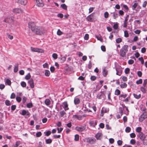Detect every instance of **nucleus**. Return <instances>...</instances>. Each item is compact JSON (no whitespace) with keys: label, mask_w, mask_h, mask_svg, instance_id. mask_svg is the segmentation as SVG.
Masks as SVG:
<instances>
[{"label":"nucleus","mask_w":147,"mask_h":147,"mask_svg":"<svg viewBox=\"0 0 147 147\" xmlns=\"http://www.w3.org/2000/svg\"><path fill=\"white\" fill-rule=\"evenodd\" d=\"M28 27L32 31L37 35H41L45 32V30L43 28L36 26L34 22H30L28 23Z\"/></svg>","instance_id":"f257e3e1"},{"label":"nucleus","mask_w":147,"mask_h":147,"mask_svg":"<svg viewBox=\"0 0 147 147\" xmlns=\"http://www.w3.org/2000/svg\"><path fill=\"white\" fill-rule=\"evenodd\" d=\"M128 46L126 45H124L120 50V56L122 57L125 56L126 54L128 51Z\"/></svg>","instance_id":"f03ea898"},{"label":"nucleus","mask_w":147,"mask_h":147,"mask_svg":"<svg viewBox=\"0 0 147 147\" xmlns=\"http://www.w3.org/2000/svg\"><path fill=\"white\" fill-rule=\"evenodd\" d=\"M147 118V112H143L140 116L139 118V121L140 122H142Z\"/></svg>","instance_id":"7ed1b4c3"},{"label":"nucleus","mask_w":147,"mask_h":147,"mask_svg":"<svg viewBox=\"0 0 147 147\" xmlns=\"http://www.w3.org/2000/svg\"><path fill=\"white\" fill-rule=\"evenodd\" d=\"M116 75L120 76L122 72V70L121 67V66H119L116 68Z\"/></svg>","instance_id":"20e7f679"},{"label":"nucleus","mask_w":147,"mask_h":147,"mask_svg":"<svg viewBox=\"0 0 147 147\" xmlns=\"http://www.w3.org/2000/svg\"><path fill=\"white\" fill-rule=\"evenodd\" d=\"M86 128V127L81 126H76L75 128L76 130L79 131H83L85 130Z\"/></svg>","instance_id":"39448f33"},{"label":"nucleus","mask_w":147,"mask_h":147,"mask_svg":"<svg viewBox=\"0 0 147 147\" xmlns=\"http://www.w3.org/2000/svg\"><path fill=\"white\" fill-rule=\"evenodd\" d=\"M15 1L16 2L23 5H26L27 3V0H15Z\"/></svg>","instance_id":"423d86ee"},{"label":"nucleus","mask_w":147,"mask_h":147,"mask_svg":"<svg viewBox=\"0 0 147 147\" xmlns=\"http://www.w3.org/2000/svg\"><path fill=\"white\" fill-rule=\"evenodd\" d=\"M86 140L88 143L91 144H94L96 141V140L94 138H88L86 139Z\"/></svg>","instance_id":"0eeeda50"},{"label":"nucleus","mask_w":147,"mask_h":147,"mask_svg":"<svg viewBox=\"0 0 147 147\" xmlns=\"http://www.w3.org/2000/svg\"><path fill=\"white\" fill-rule=\"evenodd\" d=\"M13 12L16 13H22V10L21 8H17L13 9L12 10Z\"/></svg>","instance_id":"6e6552de"},{"label":"nucleus","mask_w":147,"mask_h":147,"mask_svg":"<svg viewBox=\"0 0 147 147\" xmlns=\"http://www.w3.org/2000/svg\"><path fill=\"white\" fill-rule=\"evenodd\" d=\"M36 5L39 7H42L44 5V4L42 0H36Z\"/></svg>","instance_id":"1a4fd4ad"},{"label":"nucleus","mask_w":147,"mask_h":147,"mask_svg":"<svg viewBox=\"0 0 147 147\" xmlns=\"http://www.w3.org/2000/svg\"><path fill=\"white\" fill-rule=\"evenodd\" d=\"M87 21L89 22H92L94 19V16L93 13L88 16L86 18Z\"/></svg>","instance_id":"9d476101"},{"label":"nucleus","mask_w":147,"mask_h":147,"mask_svg":"<svg viewBox=\"0 0 147 147\" xmlns=\"http://www.w3.org/2000/svg\"><path fill=\"white\" fill-rule=\"evenodd\" d=\"M121 105V107H120L119 108V112L121 115H122L123 113V112L124 110V107H126V106L124 105L123 104H122Z\"/></svg>","instance_id":"9b49d317"},{"label":"nucleus","mask_w":147,"mask_h":147,"mask_svg":"<svg viewBox=\"0 0 147 147\" xmlns=\"http://www.w3.org/2000/svg\"><path fill=\"white\" fill-rule=\"evenodd\" d=\"M102 136V134L100 133H98L95 135V137L97 140H100Z\"/></svg>","instance_id":"f8f14e48"},{"label":"nucleus","mask_w":147,"mask_h":147,"mask_svg":"<svg viewBox=\"0 0 147 147\" xmlns=\"http://www.w3.org/2000/svg\"><path fill=\"white\" fill-rule=\"evenodd\" d=\"M138 136L140 139L142 141L145 139L146 137L145 135L142 132L139 133Z\"/></svg>","instance_id":"ddd939ff"},{"label":"nucleus","mask_w":147,"mask_h":147,"mask_svg":"<svg viewBox=\"0 0 147 147\" xmlns=\"http://www.w3.org/2000/svg\"><path fill=\"white\" fill-rule=\"evenodd\" d=\"M63 104L64 105L63 108L65 111H66L69 109V108L68 107V105L67 102L65 101L63 103Z\"/></svg>","instance_id":"4468645a"},{"label":"nucleus","mask_w":147,"mask_h":147,"mask_svg":"<svg viewBox=\"0 0 147 147\" xmlns=\"http://www.w3.org/2000/svg\"><path fill=\"white\" fill-rule=\"evenodd\" d=\"M97 124L96 120H92L90 122L89 124L90 126L95 127Z\"/></svg>","instance_id":"2eb2a0df"},{"label":"nucleus","mask_w":147,"mask_h":147,"mask_svg":"<svg viewBox=\"0 0 147 147\" xmlns=\"http://www.w3.org/2000/svg\"><path fill=\"white\" fill-rule=\"evenodd\" d=\"M73 117L74 119H77L79 120H81L82 119V116L81 115H73Z\"/></svg>","instance_id":"dca6fc26"},{"label":"nucleus","mask_w":147,"mask_h":147,"mask_svg":"<svg viewBox=\"0 0 147 147\" xmlns=\"http://www.w3.org/2000/svg\"><path fill=\"white\" fill-rule=\"evenodd\" d=\"M31 88H33L34 87L33 80L31 79L28 82Z\"/></svg>","instance_id":"f3484780"},{"label":"nucleus","mask_w":147,"mask_h":147,"mask_svg":"<svg viewBox=\"0 0 147 147\" xmlns=\"http://www.w3.org/2000/svg\"><path fill=\"white\" fill-rule=\"evenodd\" d=\"M21 114L23 115H26L27 116H29L30 115V113L28 111L23 110L22 111Z\"/></svg>","instance_id":"a211bd4d"},{"label":"nucleus","mask_w":147,"mask_h":147,"mask_svg":"<svg viewBox=\"0 0 147 147\" xmlns=\"http://www.w3.org/2000/svg\"><path fill=\"white\" fill-rule=\"evenodd\" d=\"M74 104L75 105H77L79 104L80 102V100L79 98H75L74 100Z\"/></svg>","instance_id":"6ab92c4d"},{"label":"nucleus","mask_w":147,"mask_h":147,"mask_svg":"<svg viewBox=\"0 0 147 147\" xmlns=\"http://www.w3.org/2000/svg\"><path fill=\"white\" fill-rule=\"evenodd\" d=\"M140 110L143 112H147V109L145 106H142L140 108Z\"/></svg>","instance_id":"aec40b11"},{"label":"nucleus","mask_w":147,"mask_h":147,"mask_svg":"<svg viewBox=\"0 0 147 147\" xmlns=\"http://www.w3.org/2000/svg\"><path fill=\"white\" fill-rule=\"evenodd\" d=\"M18 65L19 64H17L16 65L14 68V72L15 73H16L18 72Z\"/></svg>","instance_id":"412c9836"},{"label":"nucleus","mask_w":147,"mask_h":147,"mask_svg":"<svg viewBox=\"0 0 147 147\" xmlns=\"http://www.w3.org/2000/svg\"><path fill=\"white\" fill-rule=\"evenodd\" d=\"M21 144V142L20 141H18L16 142L15 145L12 146L11 147H18Z\"/></svg>","instance_id":"4be33fe9"},{"label":"nucleus","mask_w":147,"mask_h":147,"mask_svg":"<svg viewBox=\"0 0 147 147\" xmlns=\"http://www.w3.org/2000/svg\"><path fill=\"white\" fill-rule=\"evenodd\" d=\"M107 74V71L106 69L104 68L102 71V74L104 77H106Z\"/></svg>","instance_id":"5701e85b"},{"label":"nucleus","mask_w":147,"mask_h":147,"mask_svg":"<svg viewBox=\"0 0 147 147\" xmlns=\"http://www.w3.org/2000/svg\"><path fill=\"white\" fill-rule=\"evenodd\" d=\"M133 95L134 97L137 99H139L141 97V95L140 94L138 95H137V94H134Z\"/></svg>","instance_id":"b1692460"},{"label":"nucleus","mask_w":147,"mask_h":147,"mask_svg":"<svg viewBox=\"0 0 147 147\" xmlns=\"http://www.w3.org/2000/svg\"><path fill=\"white\" fill-rule=\"evenodd\" d=\"M121 92L120 90L118 89L115 90V94L116 95L118 96L120 94Z\"/></svg>","instance_id":"393cba45"},{"label":"nucleus","mask_w":147,"mask_h":147,"mask_svg":"<svg viewBox=\"0 0 147 147\" xmlns=\"http://www.w3.org/2000/svg\"><path fill=\"white\" fill-rule=\"evenodd\" d=\"M45 103L47 105H49L50 104L51 101L49 99H46L45 101Z\"/></svg>","instance_id":"a878e982"},{"label":"nucleus","mask_w":147,"mask_h":147,"mask_svg":"<svg viewBox=\"0 0 147 147\" xmlns=\"http://www.w3.org/2000/svg\"><path fill=\"white\" fill-rule=\"evenodd\" d=\"M59 113L60 114V116L61 117H63V116L66 114L64 110L60 111Z\"/></svg>","instance_id":"bb28decb"},{"label":"nucleus","mask_w":147,"mask_h":147,"mask_svg":"<svg viewBox=\"0 0 147 147\" xmlns=\"http://www.w3.org/2000/svg\"><path fill=\"white\" fill-rule=\"evenodd\" d=\"M36 52L38 53H43L44 52V51L41 49L37 48Z\"/></svg>","instance_id":"cd10ccee"},{"label":"nucleus","mask_w":147,"mask_h":147,"mask_svg":"<svg viewBox=\"0 0 147 147\" xmlns=\"http://www.w3.org/2000/svg\"><path fill=\"white\" fill-rule=\"evenodd\" d=\"M61 6L64 9L67 10V7L65 4H63L61 5Z\"/></svg>","instance_id":"c85d7f7f"},{"label":"nucleus","mask_w":147,"mask_h":147,"mask_svg":"<svg viewBox=\"0 0 147 147\" xmlns=\"http://www.w3.org/2000/svg\"><path fill=\"white\" fill-rule=\"evenodd\" d=\"M120 86L121 88H125L127 87V84L126 83H123L121 84Z\"/></svg>","instance_id":"c756f323"},{"label":"nucleus","mask_w":147,"mask_h":147,"mask_svg":"<svg viewBox=\"0 0 147 147\" xmlns=\"http://www.w3.org/2000/svg\"><path fill=\"white\" fill-rule=\"evenodd\" d=\"M143 143L144 145H147V135L146 136L145 139L143 140Z\"/></svg>","instance_id":"7c9ffc66"},{"label":"nucleus","mask_w":147,"mask_h":147,"mask_svg":"<svg viewBox=\"0 0 147 147\" xmlns=\"http://www.w3.org/2000/svg\"><path fill=\"white\" fill-rule=\"evenodd\" d=\"M96 37L97 38L98 40L100 41L101 42L103 41V39L101 36H96Z\"/></svg>","instance_id":"2f4dec72"},{"label":"nucleus","mask_w":147,"mask_h":147,"mask_svg":"<svg viewBox=\"0 0 147 147\" xmlns=\"http://www.w3.org/2000/svg\"><path fill=\"white\" fill-rule=\"evenodd\" d=\"M45 72V76H49L50 74L49 71L48 70H46Z\"/></svg>","instance_id":"473e14b6"},{"label":"nucleus","mask_w":147,"mask_h":147,"mask_svg":"<svg viewBox=\"0 0 147 147\" xmlns=\"http://www.w3.org/2000/svg\"><path fill=\"white\" fill-rule=\"evenodd\" d=\"M47 144H50L52 142V140L51 139H48L45 140Z\"/></svg>","instance_id":"72a5a7b5"},{"label":"nucleus","mask_w":147,"mask_h":147,"mask_svg":"<svg viewBox=\"0 0 147 147\" xmlns=\"http://www.w3.org/2000/svg\"><path fill=\"white\" fill-rule=\"evenodd\" d=\"M79 136L78 134H76L75 136L74 140L75 141H78L79 140Z\"/></svg>","instance_id":"f704fd0d"},{"label":"nucleus","mask_w":147,"mask_h":147,"mask_svg":"<svg viewBox=\"0 0 147 147\" xmlns=\"http://www.w3.org/2000/svg\"><path fill=\"white\" fill-rule=\"evenodd\" d=\"M142 130V128L140 127H138L136 129V131L137 132L139 133H142L141 132V131Z\"/></svg>","instance_id":"c9c22d12"},{"label":"nucleus","mask_w":147,"mask_h":147,"mask_svg":"<svg viewBox=\"0 0 147 147\" xmlns=\"http://www.w3.org/2000/svg\"><path fill=\"white\" fill-rule=\"evenodd\" d=\"M138 5V3H134L132 6V8L133 10H135L136 8L137 7Z\"/></svg>","instance_id":"e433bc0d"},{"label":"nucleus","mask_w":147,"mask_h":147,"mask_svg":"<svg viewBox=\"0 0 147 147\" xmlns=\"http://www.w3.org/2000/svg\"><path fill=\"white\" fill-rule=\"evenodd\" d=\"M113 18L114 19H116L118 17V14L116 12H114L113 13Z\"/></svg>","instance_id":"4c0bfd02"},{"label":"nucleus","mask_w":147,"mask_h":147,"mask_svg":"<svg viewBox=\"0 0 147 147\" xmlns=\"http://www.w3.org/2000/svg\"><path fill=\"white\" fill-rule=\"evenodd\" d=\"M26 106L28 108H31L33 107V105L32 103H29L27 104Z\"/></svg>","instance_id":"58836bf2"},{"label":"nucleus","mask_w":147,"mask_h":147,"mask_svg":"<svg viewBox=\"0 0 147 147\" xmlns=\"http://www.w3.org/2000/svg\"><path fill=\"white\" fill-rule=\"evenodd\" d=\"M5 105L7 106H10L11 104L10 101L8 100H6L5 102Z\"/></svg>","instance_id":"ea45409f"},{"label":"nucleus","mask_w":147,"mask_h":147,"mask_svg":"<svg viewBox=\"0 0 147 147\" xmlns=\"http://www.w3.org/2000/svg\"><path fill=\"white\" fill-rule=\"evenodd\" d=\"M116 42L117 43H119L122 41V39L120 38H117L116 40Z\"/></svg>","instance_id":"a19ab883"},{"label":"nucleus","mask_w":147,"mask_h":147,"mask_svg":"<svg viewBox=\"0 0 147 147\" xmlns=\"http://www.w3.org/2000/svg\"><path fill=\"white\" fill-rule=\"evenodd\" d=\"M131 128L129 127H126L125 129V131L126 132L129 133L130 132V131H131Z\"/></svg>","instance_id":"79ce46f5"},{"label":"nucleus","mask_w":147,"mask_h":147,"mask_svg":"<svg viewBox=\"0 0 147 147\" xmlns=\"http://www.w3.org/2000/svg\"><path fill=\"white\" fill-rule=\"evenodd\" d=\"M31 77V76L30 73H29L25 77V78L26 79L28 80Z\"/></svg>","instance_id":"37998d69"},{"label":"nucleus","mask_w":147,"mask_h":147,"mask_svg":"<svg viewBox=\"0 0 147 147\" xmlns=\"http://www.w3.org/2000/svg\"><path fill=\"white\" fill-rule=\"evenodd\" d=\"M6 34L8 38L9 39L12 40L13 38V36L10 35L8 33H7Z\"/></svg>","instance_id":"c03bdc74"},{"label":"nucleus","mask_w":147,"mask_h":147,"mask_svg":"<svg viewBox=\"0 0 147 147\" xmlns=\"http://www.w3.org/2000/svg\"><path fill=\"white\" fill-rule=\"evenodd\" d=\"M138 60L141 61L142 64H143L144 63V61L142 57H141L138 58Z\"/></svg>","instance_id":"a18cd8bd"},{"label":"nucleus","mask_w":147,"mask_h":147,"mask_svg":"<svg viewBox=\"0 0 147 147\" xmlns=\"http://www.w3.org/2000/svg\"><path fill=\"white\" fill-rule=\"evenodd\" d=\"M63 32L60 29H58L57 32V34L59 36H60L63 34Z\"/></svg>","instance_id":"49530a36"},{"label":"nucleus","mask_w":147,"mask_h":147,"mask_svg":"<svg viewBox=\"0 0 147 147\" xmlns=\"http://www.w3.org/2000/svg\"><path fill=\"white\" fill-rule=\"evenodd\" d=\"M142 80L141 79H140L139 80L137 81L136 82V83L137 84H142Z\"/></svg>","instance_id":"de8ad7c7"},{"label":"nucleus","mask_w":147,"mask_h":147,"mask_svg":"<svg viewBox=\"0 0 147 147\" xmlns=\"http://www.w3.org/2000/svg\"><path fill=\"white\" fill-rule=\"evenodd\" d=\"M16 99L17 101L18 102H20L22 100L21 98L19 96L17 97L16 98Z\"/></svg>","instance_id":"09e8293b"},{"label":"nucleus","mask_w":147,"mask_h":147,"mask_svg":"<svg viewBox=\"0 0 147 147\" xmlns=\"http://www.w3.org/2000/svg\"><path fill=\"white\" fill-rule=\"evenodd\" d=\"M53 57L55 59L57 58V55L56 53H54L52 55Z\"/></svg>","instance_id":"8fccbe9b"},{"label":"nucleus","mask_w":147,"mask_h":147,"mask_svg":"<svg viewBox=\"0 0 147 147\" xmlns=\"http://www.w3.org/2000/svg\"><path fill=\"white\" fill-rule=\"evenodd\" d=\"M124 33L125 37H126V38L128 37L129 36V35L127 31V30H125L124 31Z\"/></svg>","instance_id":"3c124183"},{"label":"nucleus","mask_w":147,"mask_h":147,"mask_svg":"<svg viewBox=\"0 0 147 147\" xmlns=\"http://www.w3.org/2000/svg\"><path fill=\"white\" fill-rule=\"evenodd\" d=\"M6 83L8 85L10 86L11 85V82L10 80L8 79H7L6 80Z\"/></svg>","instance_id":"603ef678"},{"label":"nucleus","mask_w":147,"mask_h":147,"mask_svg":"<svg viewBox=\"0 0 147 147\" xmlns=\"http://www.w3.org/2000/svg\"><path fill=\"white\" fill-rule=\"evenodd\" d=\"M42 135V133L40 131L37 132L36 134V136L37 137H40Z\"/></svg>","instance_id":"864d4df0"},{"label":"nucleus","mask_w":147,"mask_h":147,"mask_svg":"<svg viewBox=\"0 0 147 147\" xmlns=\"http://www.w3.org/2000/svg\"><path fill=\"white\" fill-rule=\"evenodd\" d=\"M89 36L88 34H86L84 37V39L86 40H88L89 39Z\"/></svg>","instance_id":"5fc2aeb1"},{"label":"nucleus","mask_w":147,"mask_h":147,"mask_svg":"<svg viewBox=\"0 0 147 147\" xmlns=\"http://www.w3.org/2000/svg\"><path fill=\"white\" fill-rule=\"evenodd\" d=\"M101 50L103 52H105L106 51V48L105 46L102 45L101 46Z\"/></svg>","instance_id":"6e6d98bb"},{"label":"nucleus","mask_w":147,"mask_h":147,"mask_svg":"<svg viewBox=\"0 0 147 147\" xmlns=\"http://www.w3.org/2000/svg\"><path fill=\"white\" fill-rule=\"evenodd\" d=\"M134 61L133 60L130 59L128 61V63L129 64L131 65L134 63Z\"/></svg>","instance_id":"4d7b16f0"},{"label":"nucleus","mask_w":147,"mask_h":147,"mask_svg":"<svg viewBox=\"0 0 147 147\" xmlns=\"http://www.w3.org/2000/svg\"><path fill=\"white\" fill-rule=\"evenodd\" d=\"M127 96V94H122L119 96V97L120 98L122 97L124 98Z\"/></svg>","instance_id":"13d9d810"},{"label":"nucleus","mask_w":147,"mask_h":147,"mask_svg":"<svg viewBox=\"0 0 147 147\" xmlns=\"http://www.w3.org/2000/svg\"><path fill=\"white\" fill-rule=\"evenodd\" d=\"M21 84V86L23 87H25L26 86V84L24 82H22Z\"/></svg>","instance_id":"bf43d9fd"},{"label":"nucleus","mask_w":147,"mask_h":147,"mask_svg":"<svg viewBox=\"0 0 147 147\" xmlns=\"http://www.w3.org/2000/svg\"><path fill=\"white\" fill-rule=\"evenodd\" d=\"M130 71V69L128 68H127L125 69V73L126 74H128L129 73Z\"/></svg>","instance_id":"052dcab7"},{"label":"nucleus","mask_w":147,"mask_h":147,"mask_svg":"<svg viewBox=\"0 0 147 147\" xmlns=\"http://www.w3.org/2000/svg\"><path fill=\"white\" fill-rule=\"evenodd\" d=\"M26 98L25 96H23L22 98V102L23 103H25L26 102Z\"/></svg>","instance_id":"680f3d73"},{"label":"nucleus","mask_w":147,"mask_h":147,"mask_svg":"<svg viewBox=\"0 0 147 147\" xmlns=\"http://www.w3.org/2000/svg\"><path fill=\"white\" fill-rule=\"evenodd\" d=\"M109 14L106 11L104 13V17L105 18H107L109 17Z\"/></svg>","instance_id":"e2e57ef3"},{"label":"nucleus","mask_w":147,"mask_h":147,"mask_svg":"<svg viewBox=\"0 0 147 147\" xmlns=\"http://www.w3.org/2000/svg\"><path fill=\"white\" fill-rule=\"evenodd\" d=\"M113 28L115 29H117L118 28V25L117 23L114 24L113 26Z\"/></svg>","instance_id":"0e129e2a"},{"label":"nucleus","mask_w":147,"mask_h":147,"mask_svg":"<svg viewBox=\"0 0 147 147\" xmlns=\"http://www.w3.org/2000/svg\"><path fill=\"white\" fill-rule=\"evenodd\" d=\"M147 4V1H145L143 3L142 6L143 7H145Z\"/></svg>","instance_id":"69168bd1"},{"label":"nucleus","mask_w":147,"mask_h":147,"mask_svg":"<svg viewBox=\"0 0 147 147\" xmlns=\"http://www.w3.org/2000/svg\"><path fill=\"white\" fill-rule=\"evenodd\" d=\"M137 74L139 77H141L142 76V74L141 71H138L137 72Z\"/></svg>","instance_id":"338daca9"},{"label":"nucleus","mask_w":147,"mask_h":147,"mask_svg":"<svg viewBox=\"0 0 147 147\" xmlns=\"http://www.w3.org/2000/svg\"><path fill=\"white\" fill-rule=\"evenodd\" d=\"M147 79H145L144 80L143 86H144L146 85H147Z\"/></svg>","instance_id":"774afa93"}]
</instances>
